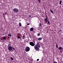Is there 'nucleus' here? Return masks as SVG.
Listing matches in <instances>:
<instances>
[{
  "label": "nucleus",
  "instance_id": "1",
  "mask_svg": "<svg viewBox=\"0 0 63 63\" xmlns=\"http://www.w3.org/2000/svg\"><path fill=\"white\" fill-rule=\"evenodd\" d=\"M34 48L35 49L37 50H38L39 51V48L40 47V45H39V43H37L36 45V46H34Z\"/></svg>",
  "mask_w": 63,
  "mask_h": 63
},
{
  "label": "nucleus",
  "instance_id": "2",
  "mask_svg": "<svg viewBox=\"0 0 63 63\" xmlns=\"http://www.w3.org/2000/svg\"><path fill=\"white\" fill-rule=\"evenodd\" d=\"M25 50L27 52L29 51L30 50V48H29V47H27L25 48Z\"/></svg>",
  "mask_w": 63,
  "mask_h": 63
},
{
  "label": "nucleus",
  "instance_id": "3",
  "mask_svg": "<svg viewBox=\"0 0 63 63\" xmlns=\"http://www.w3.org/2000/svg\"><path fill=\"white\" fill-rule=\"evenodd\" d=\"M13 11L14 12H16V13H17V12H18L19 11L16 8L13 9Z\"/></svg>",
  "mask_w": 63,
  "mask_h": 63
},
{
  "label": "nucleus",
  "instance_id": "4",
  "mask_svg": "<svg viewBox=\"0 0 63 63\" xmlns=\"http://www.w3.org/2000/svg\"><path fill=\"white\" fill-rule=\"evenodd\" d=\"M30 44L31 46H32V47L34 46V43L32 42H30Z\"/></svg>",
  "mask_w": 63,
  "mask_h": 63
},
{
  "label": "nucleus",
  "instance_id": "5",
  "mask_svg": "<svg viewBox=\"0 0 63 63\" xmlns=\"http://www.w3.org/2000/svg\"><path fill=\"white\" fill-rule=\"evenodd\" d=\"M8 48L9 49V50H10L9 51H11V50H12V47H11V46H9L8 47Z\"/></svg>",
  "mask_w": 63,
  "mask_h": 63
},
{
  "label": "nucleus",
  "instance_id": "6",
  "mask_svg": "<svg viewBox=\"0 0 63 63\" xmlns=\"http://www.w3.org/2000/svg\"><path fill=\"white\" fill-rule=\"evenodd\" d=\"M44 21L46 22H47L49 20H48V18H46L44 19Z\"/></svg>",
  "mask_w": 63,
  "mask_h": 63
},
{
  "label": "nucleus",
  "instance_id": "7",
  "mask_svg": "<svg viewBox=\"0 0 63 63\" xmlns=\"http://www.w3.org/2000/svg\"><path fill=\"white\" fill-rule=\"evenodd\" d=\"M41 40H42V38L41 37H39L38 39V41H41Z\"/></svg>",
  "mask_w": 63,
  "mask_h": 63
},
{
  "label": "nucleus",
  "instance_id": "8",
  "mask_svg": "<svg viewBox=\"0 0 63 63\" xmlns=\"http://www.w3.org/2000/svg\"><path fill=\"white\" fill-rule=\"evenodd\" d=\"M30 30L31 31H32L34 30V29L33 28H31L30 29Z\"/></svg>",
  "mask_w": 63,
  "mask_h": 63
},
{
  "label": "nucleus",
  "instance_id": "9",
  "mask_svg": "<svg viewBox=\"0 0 63 63\" xmlns=\"http://www.w3.org/2000/svg\"><path fill=\"white\" fill-rule=\"evenodd\" d=\"M62 48L61 47H60L58 48V49L59 50H61V49H62Z\"/></svg>",
  "mask_w": 63,
  "mask_h": 63
},
{
  "label": "nucleus",
  "instance_id": "10",
  "mask_svg": "<svg viewBox=\"0 0 63 63\" xmlns=\"http://www.w3.org/2000/svg\"><path fill=\"white\" fill-rule=\"evenodd\" d=\"M47 22V24H48V25H50V23L49 21H48Z\"/></svg>",
  "mask_w": 63,
  "mask_h": 63
},
{
  "label": "nucleus",
  "instance_id": "11",
  "mask_svg": "<svg viewBox=\"0 0 63 63\" xmlns=\"http://www.w3.org/2000/svg\"><path fill=\"white\" fill-rule=\"evenodd\" d=\"M56 47L58 48V45H57V44H56Z\"/></svg>",
  "mask_w": 63,
  "mask_h": 63
},
{
  "label": "nucleus",
  "instance_id": "12",
  "mask_svg": "<svg viewBox=\"0 0 63 63\" xmlns=\"http://www.w3.org/2000/svg\"><path fill=\"white\" fill-rule=\"evenodd\" d=\"M19 26H21V23H19Z\"/></svg>",
  "mask_w": 63,
  "mask_h": 63
},
{
  "label": "nucleus",
  "instance_id": "13",
  "mask_svg": "<svg viewBox=\"0 0 63 63\" xmlns=\"http://www.w3.org/2000/svg\"><path fill=\"white\" fill-rule=\"evenodd\" d=\"M8 36H9V37H11L12 35H11V34H10V33H9L8 34Z\"/></svg>",
  "mask_w": 63,
  "mask_h": 63
},
{
  "label": "nucleus",
  "instance_id": "14",
  "mask_svg": "<svg viewBox=\"0 0 63 63\" xmlns=\"http://www.w3.org/2000/svg\"><path fill=\"white\" fill-rule=\"evenodd\" d=\"M50 11L53 14V11L51 10H50Z\"/></svg>",
  "mask_w": 63,
  "mask_h": 63
},
{
  "label": "nucleus",
  "instance_id": "15",
  "mask_svg": "<svg viewBox=\"0 0 63 63\" xmlns=\"http://www.w3.org/2000/svg\"><path fill=\"white\" fill-rule=\"evenodd\" d=\"M2 39H3V40H6V38H5V37H4L2 38Z\"/></svg>",
  "mask_w": 63,
  "mask_h": 63
},
{
  "label": "nucleus",
  "instance_id": "16",
  "mask_svg": "<svg viewBox=\"0 0 63 63\" xmlns=\"http://www.w3.org/2000/svg\"><path fill=\"white\" fill-rule=\"evenodd\" d=\"M40 35V33H38L37 34V36H39Z\"/></svg>",
  "mask_w": 63,
  "mask_h": 63
},
{
  "label": "nucleus",
  "instance_id": "17",
  "mask_svg": "<svg viewBox=\"0 0 63 63\" xmlns=\"http://www.w3.org/2000/svg\"><path fill=\"white\" fill-rule=\"evenodd\" d=\"M61 2H62L61 1L59 3H60V5H61Z\"/></svg>",
  "mask_w": 63,
  "mask_h": 63
},
{
  "label": "nucleus",
  "instance_id": "18",
  "mask_svg": "<svg viewBox=\"0 0 63 63\" xmlns=\"http://www.w3.org/2000/svg\"><path fill=\"white\" fill-rule=\"evenodd\" d=\"M11 60H13V58L11 57Z\"/></svg>",
  "mask_w": 63,
  "mask_h": 63
},
{
  "label": "nucleus",
  "instance_id": "19",
  "mask_svg": "<svg viewBox=\"0 0 63 63\" xmlns=\"http://www.w3.org/2000/svg\"><path fill=\"white\" fill-rule=\"evenodd\" d=\"M39 26H42V24H41V23H39Z\"/></svg>",
  "mask_w": 63,
  "mask_h": 63
},
{
  "label": "nucleus",
  "instance_id": "20",
  "mask_svg": "<svg viewBox=\"0 0 63 63\" xmlns=\"http://www.w3.org/2000/svg\"><path fill=\"white\" fill-rule=\"evenodd\" d=\"M17 38L18 39H20V37L18 36V37H17Z\"/></svg>",
  "mask_w": 63,
  "mask_h": 63
},
{
  "label": "nucleus",
  "instance_id": "21",
  "mask_svg": "<svg viewBox=\"0 0 63 63\" xmlns=\"http://www.w3.org/2000/svg\"><path fill=\"white\" fill-rule=\"evenodd\" d=\"M12 48L14 50H15V49L14 48L12 47Z\"/></svg>",
  "mask_w": 63,
  "mask_h": 63
},
{
  "label": "nucleus",
  "instance_id": "22",
  "mask_svg": "<svg viewBox=\"0 0 63 63\" xmlns=\"http://www.w3.org/2000/svg\"><path fill=\"white\" fill-rule=\"evenodd\" d=\"M53 63H57L56 61H55L53 62Z\"/></svg>",
  "mask_w": 63,
  "mask_h": 63
},
{
  "label": "nucleus",
  "instance_id": "23",
  "mask_svg": "<svg viewBox=\"0 0 63 63\" xmlns=\"http://www.w3.org/2000/svg\"><path fill=\"white\" fill-rule=\"evenodd\" d=\"M6 14H7V13H6V12H5V13H4V15H6Z\"/></svg>",
  "mask_w": 63,
  "mask_h": 63
},
{
  "label": "nucleus",
  "instance_id": "24",
  "mask_svg": "<svg viewBox=\"0 0 63 63\" xmlns=\"http://www.w3.org/2000/svg\"><path fill=\"white\" fill-rule=\"evenodd\" d=\"M31 17V16L29 15V17Z\"/></svg>",
  "mask_w": 63,
  "mask_h": 63
},
{
  "label": "nucleus",
  "instance_id": "25",
  "mask_svg": "<svg viewBox=\"0 0 63 63\" xmlns=\"http://www.w3.org/2000/svg\"><path fill=\"white\" fill-rule=\"evenodd\" d=\"M39 59H37V61H39Z\"/></svg>",
  "mask_w": 63,
  "mask_h": 63
},
{
  "label": "nucleus",
  "instance_id": "26",
  "mask_svg": "<svg viewBox=\"0 0 63 63\" xmlns=\"http://www.w3.org/2000/svg\"><path fill=\"white\" fill-rule=\"evenodd\" d=\"M20 37H22V35H21V34H20Z\"/></svg>",
  "mask_w": 63,
  "mask_h": 63
},
{
  "label": "nucleus",
  "instance_id": "27",
  "mask_svg": "<svg viewBox=\"0 0 63 63\" xmlns=\"http://www.w3.org/2000/svg\"><path fill=\"white\" fill-rule=\"evenodd\" d=\"M27 25H29V23H28L27 24Z\"/></svg>",
  "mask_w": 63,
  "mask_h": 63
},
{
  "label": "nucleus",
  "instance_id": "28",
  "mask_svg": "<svg viewBox=\"0 0 63 63\" xmlns=\"http://www.w3.org/2000/svg\"><path fill=\"white\" fill-rule=\"evenodd\" d=\"M20 34L19 33H17V35H20Z\"/></svg>",
  "mask_w": 63,
  "mask_h": 63
},
{
  "label": "nucleus",
  "instance_id": "29",
  "mask_svg": "<svg viewBox=\"0 0 63 63\" xmlns=\"http://www.w3.org/2000/svg\"><path fill=\"white\" fill-rule=\"evenodd\" d=\"M39 2H41V0H39Z\"/></svg>",
  "mask_w": 63,
  "mask_h": 63
},
{
  "label": "nucleus",
  "instance_id": "30",
  "mask_svg": "<svg viewBox=\"0 0 63 63\" xmlns=\"http://www.w3.org/2000/svg\"><path fill=\"white\" fill-rule=\"evenodd\" d=\"M8 38H10V37H8Z\"/></svg>",
  "mask_w": 63,
  "mask_h": 63
},
{
  "label": "nucleus",
  "instance_id": "31",
  "mask_svg": "<svg viewBox=\"0 0 63 63\" xmlns=\"http://www.w3.org/2000/svg\"><path fill=\"white\" fill-rule=\"evenodd\" d=\"M46 17H47V16H46Z\"/></svg>",
  "mask_w": 63,
  "mask_h": 63
},
{
  "label": "nucleus",
  "instance_id": "32",
  "mask_svg": "<svg viewBox=\"0 0 63 63\" xmlns=\"http://www.w3.org/2000/svg\"><path fill=\"white\" fill-rule=\"evenodd\" d=\"M43 58H42V59H43Z\"/></svg>",
  "mask_w": 63,
  "mask_h": 63
}]
</instances>
